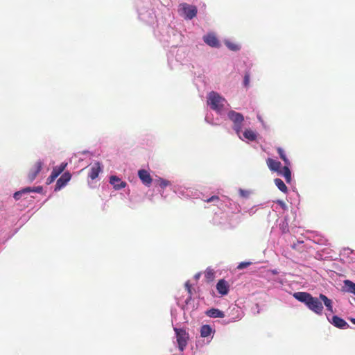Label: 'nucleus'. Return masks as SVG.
<instances>
[{
  "label": "nucleus",
  "mask_w": 355,
  "mask_h": 355,
  "mask_svg": "<svg viewBox=\"0 0 355 355\" xmlns=\"http://www.w3.org/2000/svg\"><path fill=\"white\" fill-rule=\"evenodd\" d=\"M178 12L179 15L186 20H191L196 16L198 9L194 5H191L187 3H181L178 6Z\"/></svg>",
  "instance_id": "5"
},
{
  "label": "nucleus",
  "mask_w": 355,
  "mask_h": 355,
  "mask_svg": "<svg viewBox=\"0 0 355 355\" xmlns=\"http://www.w3.org/2000/svg\"><path fill=\"white\" fill-rule=\"evenodd\" d=\"M291 165H286L279 171L278 174L284 177L287 183H291L292 180L291 171L290 170Z\"/></svg>",
  "instance_id": "23"
},
{
  "label": "nucleus",
  "mask_w": 355,
  "mask_h": 355,
  "mask_svg": "<svg viewBox=\"0 0 355 355\" xmlns=\"http://www.w3.org/2000/svg\"><path fill=\"white\" fill-rule=\"evenodd\" d=\"M185 287H186V289H187V293H188L187 297L185 299L184 302H181L180 300H179L178 301V302H177L178 304L180 306H181V308L183 310H184L187 308V306L189 304V303H190V302H191V300L192 299V297H191V295H192V293H191V284H189V282H187L185 283Z\"/></svg>",
  "instance_id": "17"
},
{
  "label": "nucleus",
  "mask_w": 355,
  "mask_h": 355,
  "mask_svg": "<svg viewBox=\"0 0 355 355\" xmlns=\"http://www.w3.org/2000/svg\"><path fill=\"white\" fill-rule=\"evenodd\" d=\"M276 203L277 205H279L280 206V207L283 209V210H286L287 209V205H286V203L282 200H277L276 201Z\"/></svg>",
  "instance_id": "36"
},
{
  "label": "nucleus",
  "mask_w": 355,
  "mask_h": 355,
  "mask_svg": "<svg viewBox=\"0 0 355 355\" xmlns=\"http://www.w3.org/2000/svg\"><path fill=\"white\" fill-rule=\"evenodd\" d=\"M239 193L240 194V196L242 197V198H248L250 194V191H248V190H244V189H239Z\"/></svg>",
  "instance_id": "34"
},
{
  "label": "nucleus",
  "mask_w": 355,
  "mask_h": 355,
  "mask_svg": "<svg viewBox=\"0 0 355 355\" xmlns=\"http://www.w3.org/2000/svg\"><path fill=\"white\" fill-rule=\"evenodd\" d=\"M228 119L233 123V129L236 135L240 137L243 126L244 116L242 114L230 110L227 112Z\"/></svg>",
  "instance_id": "6"
},
{
  "label": "nucleus",
  "mask_w": 355,
  "mask_h": 355,
  "mask_svg": "<svg viewBox=\"0 0 355 355\" xmlns=\"http://www.w3.org/2000/svg\"><path fill=\"white\" fill-rule=\"evenodd\" d=\"M250 73H246L244 76V78H243V86L245 87H248L249 86V84H250Z\"/></svg>",
  "instance_id": "35"
},
{
  "label": "nucleus",
  "mask_w": 355,
  "mask_h": 355,
  "mask_svg": "<svg viewBox=\"0 0 355 355\" xmlns=\"http://www.w3.org/2000/svg\"><path fill=\"white\" fill-rule=\"evenodd\" d=\"M139 19L148 26H153L155 19L154 3L151 1L144 0L142 6L138 10Z\"/></svg>",
  "instance_id": "3"
},
{
  "label": "nucleus",
  "mask_w": 355,
  "mask_h": 355,
  "mask_svg": "<svg viewBox=\"0 0 355 355\" xmlns=\"http://www.w3.org/2000/svg\"><path fill=\"white\" fill-rule=\"evenodd\" d=\"M266 163L268 167L271 171L277 172V173L281 170L282 164L280 162L273 159L272 158H268L266 160Z\"/></svg>",
  "instance_id": "22"
},
{
  "label": "nucleus",
  "mask_w": 355,
  "mask_h": 355,
  "mask_svg": "<svg viewBox=\"0 0 355 355\" xmlns=\"http://www.w3.org/2000/svg\"><path fill=\"white\" fill-rule=\"evenodd\" d=\"M44 165V162L41 159H39L35 162L33 166L30 169L28 174V180L30 182H33L40 172L42 171V166Z\"/></svg>",
  "instance_id": "10"
},
{
  "label": "nucleus",
  "mask_w": 355,
  "mask_h": 355,
  "mask_svg": "<svg viewBox=\"0 0 355 355\" xmlns=\"http://www.w3.org/2000/svg\"><path fill=\"white\" fill-rule=\"evenodd\" d=\"M205 277L208 282H211L215 277V272L213 269L207 268L205 271Z\"/></svg>",
  "instance_id": "31"
},
{
  "label": "nucleus",
  "mask_w": 355,
  "mask_h": 355,
  "mask_svg": "<svg viewBox=\"0 0 355 355\" xmlns=\"http://www.w3.org/2000/svg\"><path fill=\"white\" fill-rule=\"evenodd\" d=\"M205 315L211 318H223L225 315L223 311L215 308L207 310Z\"/></svg>",
  "instance_id": "21"
},
{
  "label": "nucleus",
  "mask_w": 355,
  "mask_h": 355,
  "mask_svg": "<svg viewBox=\"0 0 355 355\" xmlns=\"http://www.w3.org/2000/svg\"><path fill=\"white\" fill-rule=\"evenodd\" d=\"M349 321H350L351 322H352L354 324H355V318H349Z\"/></svg>",
  "instance_id": "39"
},
{
  "label": "nucleus",
  "mask_w": 355,
  "mask_h": 355,
  "mask_svg": "<svg viewBox=\"0 0 355 355\" xmlns=\"http://www.w3.org/2000/svg\"><path fill=\"white\" fill-rule=\"evenodd\" d=\"M71 178V175L69 172L64 173L57 180L55 187V191H59L66 186Z\"/></svg>",
  "instance_id": "15"
},
{
  "label": "nucleus",
  "mask_w": 355,
  "mask_h": 355,
  "mask_svg": "<svg viewBox=\"0 0 355 355\" xmlns=\"http://www.w3.org/2000/svg\"><path fill=\"white\" fill-rule=\"evenodd\" d=\"M138 175L144 185L148 187L152 183L153 179L147 171L144 169L139 170L138 171Z\"/></svg>",
  "instance_id": "18"
},
{
  "label": "nucleus",
  "mask_w": 355,
  "mask_h": 355,
  "mask_svg": "<svg viewBox=\"0 0 355 355\" xmlns=\"http://www.w3.org/2000/svg\"><path fill=\"white\" fill-rule=\"evenodd\" d=\"M239 138L243 141H253L257 139V133L251 130H245L242 135L240 133Z\"/></svg>",
  "instance_id": "24"
},
{
  "label": "nucleus",
  "mask_w": 355,
  "mask_h": 355,
  "mask_svg": "<svg viewBox=\"0 0 355 355\" xmlns=\"http://www.w3.org/2000/svg\"><path fill=\"white\" fill-rule=\"evenodd\" d=\"M343 290L345 292L355 294V283L351 280L346 279L343 281Z\"/></svg>",
  "instance_id": "25"
},
{
  "label": "nucleus",
  "mask_w": 355,
  "mask_h": 355,
  "mask_svg": "<svg viewBox=\"0 0 355 355\" xmlns=\"http://www.w3.org/2000/svg\"><path fill=\"white\" fill-rule=\"evenodd\" d=\"M83 159L82 157H78V161H79V162L83 161Z\"/></svg>",
  "instance_id": "41"
},
{
  "label": "nucleus",
  "mask_w": 355,
  "mask_h": 355,
  "mask_svg": "<svg viewBox=\"0 0 355 355\" xmlns=\"http://www.w3.org/2000/svg\"><path fill=\"white\" fill-rule=\"evenodd\" d=\"M31 193V190L29 188H23L20 189L19 191H17L14 193L13 198L14 199L17 201L21 198V197L25 195Z\"/></svg>",
  "instance_id": "27"
},
{
  "label": "nucleus",
  "mask_w": 355,
  "mask_h": 355,
  "mask_svg": "<svg viewBox=\"0 0 355 355\" xmlns=\"http://www.w3.org/2000/svg\"><path fill=\"white\" fill-rule=\"evenodd\" d=\"M200 275H201V273L198 272V273L195 275L194 277H195V279H198L200 278Z\"/></svg>",
  "instance_id": "38"
},
{
  "label": "nucleus",
  "mask_w": 355,
  "mask_h": 355,
  "mask_svg": "<svg viewBox=\"0 0 355 355\" xmlns=\"http://www.w3.org/2000/svg\"><path fill=\"white\" fill-rule=\"evenodd\" d=\"M277 151L279 154V157L284 161V164L286 165H291V162L288 157H286V155L285 153V151L284 149L281 147H278L277 148Z\"/></svg>",
  "instance_id": "30"
},
{
  "label": "nucleus",
  "mask_w": 355,
  "mask_h": 355,
  "mask_svg": "<svg viewBox=\"0 0 355 355\" xmlns=\"http://www.w3.org/2000/svg\"><path fill=\"white\" fill-rule=\"evenodd\" d=\"M227 314L229 318L227 323H230L240 320L243 316V311L238 305L231 304L227 309Z\"/></svg>",
  "instance_id": "9"
},
{
  "label": "nucleus",
  "mask_w": 355,
  "mask_h": 355,
  "mask_svg": "<svg viewBox=\"0 0 355 355\" xmlns=\"http://www.w3.org/2000/svg\"><path fill=\"white\" fill-rule=\"evenodd\" d=\"M271 272L273 274V275H277L278 274V271L277 270H271Z\"/></svg>",
  "instance_id": "40"
},
{
  "label": "nucleus",
  "mask_w": 355,
  "mask_h": 355,
  "mask_svg": "<svg viewBox=\"0 0 355 355\" xmlns=\"http://www.w3.org/2000/svg\"><path fill=\"white\" fill-rule=\"evenodd\" d=\"M224 44L230 51H238L241 49V46L239 44L234 43L229 40H225Z\"/></svg>",
  "instance_id": "28"
},
{
  "label": "nucleus",
  "mask_w": 355,
  "mask_h": 355,
  "mask_svg": "<svg viewBox=\"0 0 355 355\" xmlns=\"http://www.w3.org/2000/svg\"><path fill=\"white\" fill-rule=\"evenodd\" d=\"M250 263H251L250 262H246V261L241 262L239 264V266H237V268L238 269H243V268L249 266L250 265Z\"/></svg>",
  "instance_id": "37"
},
{
  "label": "nucleus",
  "mask_w": 355,
  "mask_h": 355,
  "mask_svg": "<svg viewBox=\"0 0 355 355\" xmlns=\"http://www.w3.org/2000/svg\"><path fill=\"white\" fill-rule=\"evenodd\" d=\"M205 120L207 123L212 125H216L218 124V123L216 121L214 120L213 118L211 117V115L209 114H207L205 117Z\"/></svg>",
  "instance_id": "32"
},
{
  "label": "nucleus",
  "mask_w": 355,
  "mask_h": 355,
  "mask_svg": "<svg viewBox=\"0 0 355 355\" xmlns=\"http://www.w3.org/2000/svg\"><path fill=\"white\" fill-rule=\"evenodd\" d=\"M216 287L218 293L222 296L227 295L230 290L228 282L223 279L218 282Z\"/></svg>",
  "instance_id": "16"
},
{
  "label": "nucleus",
  "mask_w": 355,
  "mask_h": 355,
  "mask_svg": "<svg viewBox=\"0 0 355 355\" xmlns=\"http://www.w3.org/2000/svg\"><path fill=\"white\" fill-rule=\"evenodd\" d=\"M109 182L116 191L124 189L127 186V183L116 175H111L110 177Z\"/></svg>",
  "instance_id": "14"
},
{
  "label": "nucleus",
  "mask_w": 355,
  "mask_h": 355,
  "mask_svg": "<svg viewBox=\"0 0 355 355\" xmlns=\"http://www.w3.org/2000/svg\"><path fill=\"white\" fill-rule=\"evenodd\" d=\"M327 318L331 324L338 329H346L349 327L348 323L344 319L338 315H334L331 319H329L328 316H327Z\"/></svg>",
  "instance_id": "13"
},
{
  "label": "nucleus",
  "mask_w": 355,
  "mask_h": 355,
  "mask_svg": "<svg viewBox=\"0 0 355 355\" xmlns=\"http://www.w3.org/2000/svg\"><path fill=\"white\" fill-rule=\"evenodd\" d=\"M207 103L209 107L219 115H223L228 110L230 105L227 100L216 92L211 91L207 96Z\"/></svg>",
  "instance_id": "2"
},
{
  "label": "nucleus",
  "mask_w": 355,
  "mask_h": 355,
  "mask_svg": "<svg viewBox=\"0 0 355 355\" xmlns=\"http://www.w3.org/2000/svg\"><path fill=\"white\" fill-rule=\"evenodd\" d=\"M26 188H29L31 192H35L37 193H41L43 191V187L42 186H37V187H27Z\"/></svg>",
  "instance_id": "33"
},
{
  "label": "nucleus",
  "mask_w": 355,
  "mask_h": 355,
  "mask_svg": "<svg viewBox=\"0 0 355 355\" xmlns=\"http://www.w3.org/2000/svg\"><path fill=\"white\" fill-rule=\"evenodd\" d=\"M173 329L175 332L176 346L180 352H183L189 340V334L184 329L177 327H173Z\"/></svg>",
  "instance_id": "7"
},
{
  "label": "nucleus",
  "mask_w": 355,
  "mask_h": 355,
  "mask_svg": "<svg viewBox=\"0 0 355 355\" xmlns=\"http://www.w3.org/2000/svg\"><path fill=\"white\" fill-rule=\"evenodd\" d=\"M275 184L277 187L283 193H286L288 192V188L282 180L279 178L275 179Z\"/></svg>",
  "instance_id": "29"
},
{
  "label": "nucleus",
  "mask_w": 355,
  "mask_h": 355,
  "mask_svg": "<svg viewBox=\"0 0 355 355\" xmlns=\"http://www.w3.org/2000/svg\"><path fill=\"white\" fill-rule=\"evenodd\" d=\"M354 301H355V298H354Z\"/></svg>",
  "instance_id": "42"
},
{
  "label": "nucleus",
  "mask_w": 355,
  "mask_h": 355,
  "mask_svg": "<svg viewBox=\"0 0 355 355\" xmlns=\"http://www.w3.org/2000/svg\"><path fill=\"white\" fill-rule=\"evenodd\" d=\"M102 171V165L99 162H96L94 163V164L92 166L89 173V178H90L92 180H94L96 178H98L100 172Z\"/></svg>",
  "instance_id": "19"
},
{
  "label": "nucleus",
  "mask_w": 355,
  "mask_h": 355,
  "mask_svg": "<svg viewBox=\"0 0 355 355\" xmlns=\"http://www.w3.org/2000/svg\"><path fill=\"white\" fill-rule=\"evenodd\" d=\"M173 191L180 198H196L198 196L197 191L193 188L187 187L184 185L175 183L173 186Z\"/></svg>",
  "instance_id": "8"
},
{
  "label": "nucleus",
  "mask_w": 355,
  "mask_h": 355,
  "mask_svg": "<svg viewBox=\"0 0 355 355\" xmlns=\"http://www.w3.org/2000/svg\"><path fill=\"white\" fill-rule=\"evenodd\" d=\"M293 297L300 302L304 303L306 307L317 315H321L323 313V302L327 310L334 313L333 302L324 294H320L318 297L312 296L306 292H295Z\"/></svg>",
  "instance_id": "1"
},
{
  "label": "nucleus",
  "mask_w": 355,
  "mask_h": 355,
  "mask_svg": "<svg viewBox=\"0 0 355 355\" xmlns=\"http://www.w3.org/2000/svg\"><path fill=\"white\" fill-rule=\"evenodd\" d=\"M67 166V163L62 162L59 166H57L53 168L51 174L48 177L46 180V183L48 184L52 183L56 178H58L66 168Z\"/></svg>",
  "instance_id": "11"
},
{
  "label": "nucleus",
  "mask_w": 355,
  "mask_h": 355,
  "mask_svg": "<svg viewBox=\"0 0 355 355\" xmlns=\"http://www.w3.org/2000/svg\"><path fill=\"white\" fill-rule=\"evenodd\" d=\"M173 184L171 181L157 176V193L163 198H166L173 191Z\"/></svg>",
  "instance_id": "4"
},
{
  "label": "nucleus",
  "mask_w": 355,
  "mask_h": 355,
  "mask_svg": "<svg viewBox=\"0 0 355 355\" xmlns=\"http://www.w3.org/2000/svg\"><path fill=\"white\" fill-rule=\"evenodd\" d=\"M213 333L211 327L208 324H204L200 328V336L203 338L211 336Z\"/></svg>",
  "instance_id": "26"
},
{
  "label": "nucleus",
  "mask_w": 355,
  "mask_h": 355,
  "mask_svg": "<svg viewBox=\"0 0 355 355\" xmlns=\"http://www.w3.org/2000/svg\"><path fill=\"white\" fill-rule=\"evenodd\" d=\"M204 201L207 202H213L220 209H224L225 206H226V202H225V200L220 199L217 196H212L211 197L204 200Z\"/></svg>",
  "instance_id": "20"
},
{
  "label": "nucleus",
  "mask_w": 355,
  "mask_h": 355,
  "mask_svg": "<svg viewBox=\"0 0 355 355\" xmlns=\"http://www.w3.org/2000/svg\"><path fill=\"white\" fill-rule=\"evenodd\" d=\"M202 39L204 42L211 47L219 48L220 46L219 40L213 33H209L207 35H205Z\"/></svg>",
  "instance_id": "12"
}]
</instances>
